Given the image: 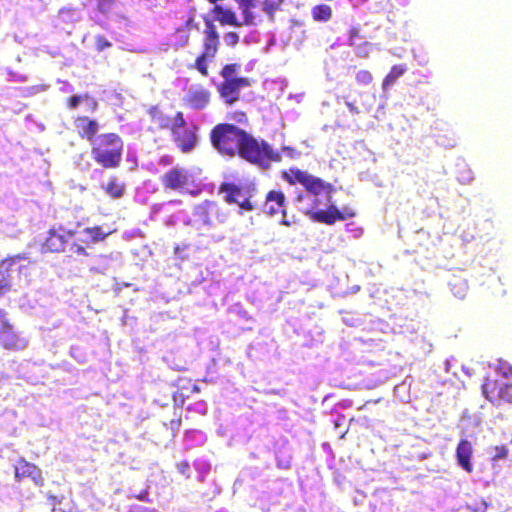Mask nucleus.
<instances>
[{"label":"nucleus","instance_id":"nucleus-15","mask_svg":"<svg viewBox=\"0 0 512 512\" xmlns=\"http://www.w3.org/2000/svg\"><path fill=\"white\" fill-rule=\"evenodd\" d=\"M263 211L269 215L281 213L286 216V198L281 190H271L266 194Z\"/></svg>","mask_w":512,"mask_h":512},{"label":"nucleus","instance_id":"nucleus-34","mask_svg":"<svg viewBox=\"0 0 512 512\" xmlns=\"http://www.w3.org/2000/svg\"><path fill=\"white\" fill-rule=\"evenodd\" d=\"M234 204H238L244 211L254 210V205L250 201V196H247L246 194L241 199H238V202H235Z\"/></svg>","mask_w":512,"mask_h":512},{"label":"nucleus","instance_id":"nucleus-45","mask_svg":"<svg viewBox=\"0 0 512 512\" xmlns=\"http://www.w3.org/2000/svg\"><path fill=\"white\" fill-rule=\"evenodd\" d=\"M239 115L238 122H245L247 123V116L244 112L237 113Z\"/></svg>","mask_w":512,"mask_h":512},{"label":"nucleus","instance_id":"nucleus-49","mask_svg":"<svg viewBox=\"0 0 512 512\" xmlns=\"http://www.w3.org/2000/svg\"><path fill=\"white\" fill-rule=\"evenodd\" d=\"M281 224L285 226H290L291 222L286 219V216H283V219L281 220Z\"/></svg>","mask_w":512,"mask_h":512},{"label":"nucleus","instance_id":"nucleus-27","mask_svg":"<svg viewBox=\"0 0 512 512\" xmlns=\"http://www.w3.org/2000/svg\"><path fill=\"white\" fill-rule=\"evenodd\" d=\"M116 6V0H95V11L104 18H108Z\"/></svg>","mask_w":512,"mask_h":512},{"label":"nucleus","instance_id":"nucleus-36","mask_svg":"<svg viewBox=\"0 0 512 512\" xmlns=\"http://www.w3.org/2000/svg\"><path fill=\"white\" fill-rule=\"evenodd\" d=\"M360 30L357 27H352L349 30L348 44L349 46H356V39H361Z\"/></svg>","mask_w":512,"mask_h":512},{"label":"nucleus","instance_id":"nucleus-3","mask_svg":"<svg viewBox=\"0 0 512 512\" xmlns=\"http://www.w3.org/2000/svg\"><path fill=\"white\" fill-rule=\"evenodd\" d=\"M124 141L119 134H100L91 144V158L104 169H116L122 162Z\"/></svg>","mask_w":512,"mask_h":512},{"label":"nucleus","instance_id":"nucleus-1","mask_svg":"<svg viewBox=\"0 0 512 512\" xmlns=\"http://www.w3.org/2000/svg\"><path fill=\"white\" fill-rule=\"evenodd\" d=\"M210 142L222 156L239 157L262 168L281 161V155L269 143L233 123L215 125L210 131Z\"/></svg>","mask_w":512,"mask_h":512},{"label":"nucleus","instance_id":"nucleus-13","mask_svg":"<svg viewBox=\"0 0 512 512\" xmlns=\"http://www.w3.org/2000/svg\"><path fill=\"white\" fill-rule=\"evenodd\" d=\"M211 92L203 86L191 88L184 96V105L192 110H203L210 104Z\"/></svg>","mask_w":512,"mask_h":512},{"label":"nucleus","instance_id":"nucleus-47","mask_svg":"<svg viewBox=\"0 0 512 512\" xmlns=\"http://www.w3.org/2000/svg\"><path fill=\"white\" fill-rule=\"evenodd\" d=\"M160 163L168 165L171 163V159H170V157L165 156V157L161 158Z\"/></svg>","mask_w":512,"mask_h":512},{"label":"nucleus","instance_id":"nucleus-24","mask_svg":"<svg viewBox=\"0 0 512 512\" xmlns=\"http://www.w3.org/2000/svg\"><path fill=\"white\" fill-rule=\"evenodd\" d=\"M407 71L405 64H398L391 67L389 73L384 77L382 87L386 90L389 86L393 85L398 78L404 75Z\"/></svg>","mask_w":512,"mask_h":512},{"label":"nucleus","instance_id":"nucleus-14","mask_svg":"<svg viewBox=\"0 0 512 512\" xmlns=\"http://www.w3.org/2000/svg\"><path fill=\"white\" fill-rule=\"evenodd\" d=\"M208 3L213 5V8L211 9L210 13L212 14L213 18H211L214 21L219 22L221 26H233V27H240L242 26V23L238 21L237 15L235 11H233L231 8L224 7L220 5V2H223L224 0H217L214 2H211L210 0H206Z\"/></svg>","mask_w":512,"mask_h":512},{"label":"nucleus","instance_id":"nucleus-11","mask_svg":"<svg viewBox=\"0 0 512 512\" xmlns=\"http://www.w3.org/2000/svg\"><path fill=\"white\" fill-rule=\"evenodd\" d=\"M0 345L7 350H20L25 347V341L14 331L2 309H0Z\"/></svg>","mask_w":512,"mask_h":512},{"label":"nucleus","instance_id":"nucleus-28","mask_svg":"<svg viewBox=\"0 0 512 512\" xmlns=\"http://www.w3.org/2000/svg\"><path fill=\"white\" fill-rule=\"evenodd\" d=\"M240 68V64L237 63H231L226 64L222 67L220 71V75L223 78V81H227L228 79H237V77H234L237 71Z\"/></svg>","mask_w":512,"mask_h":512},{"label":"nucleus","instance_id":"nucleus-48","mask_svg":"<svg viewBox=\"0 0 512 512\" xmlns=\"http://www.w3.org/2000/svg\"><path fill=\"white\" fill-rule=\"evenodd\" d=\"M148 493L145 491L144 493L137 496V499L147 501Z\"/></svg>","mask_w":512,"mask_h":512},{"label":"nucleus","instance_id":"nucleus-35","mask_svg":"<svg viewBox=\"0 0 512 512\" xmlns=\"http://www.w3.org/2000/svg\"><path fill=\"white\" fill-rule=\"evenodd\" d=\"M95 45H96V49L98 51H103L112 46L111 42L108 39H106L104 36H101V35L96 37Z\"/></svg>","mask_w":512,"mask_h":512},{"label":"nucleus","instance_id":"nucleus-18","mask_svg":"<svg viewBox=\"0 0 512 512\" xmlns=\"http://www.w3.org/2000/svg\"><path fill=\"white\" fill-rule=\"evenodd\" d=\"M15 478L17 481H21L23 478H32L37 484H43L40 469L23 458L15 466Z\"/></svg>","mask_w":512,"mask_h":512},{"label":"nucleus","instance_id":"nucleus-2","mask_svg":"<svg viewBox=\"0 0 512 512\" xmlns=\"http://www.w3.org/2000/svg\"><path fill=\"white\" fill-rule=\"evenodd\" d=\"M81 233L86 237L73 239L71 242L76 231L65 230L63 226H52L41 243V251L43 253H67L69 258H86L89 256L88 249L109 235V232H104L100 226L87 227Z\"/></svg>","mask_w":512,"mask_h":512},{"label":"nucleus","instance_id":"nucleus-5","mask_svg":"<svg viewBox=\"0 0 512 512\" xmlns=\"http://www.w3.org/2000/svg\"><path fill=\"white\" fill-rule=\"evenodd\" d=\"M281 176L290 185L300 184L304 187L307 193L315 197L321 195L325 196L326 201L331 203L332 194L335 191V188L331 183L296 167L283 171Z\"/></svg>","mask_w":512,"mask_h":512},{"label":"nucleus","instance_id":"nucleus-32","mask_svg":"<svg viewBox=\"0 0 512 512\" xmlns=\"http://www.w3.org/2000/svg\"><path fill=\"white\" fill-rule=\"evenodd\" d=\"M224 41L227 46L235 47L239 43V35L234 31H229L224 34Z\"/></svg>","mask_w":512,"mask_h":512},{"label":"nucleus","instance_id":"nucleus-10","mask_svg":"<svg viewBox=\"0 0 512 512\" xmlns=\"http://www.w3.org/2000/svg\"><path fill=\"white\" fill-rule=\"evenodd\" d=\"M252 81L246 77H238L237 79H228L218 86L220 97L228 105H233L240 99V90L251 86Z\"/></svg>","mask_w":512,"mask_h":512},{"label":"nucleus","instance_id":"nucleus-23","mask_svg":"<svg viewBox=\"0 0 512 512\" xmlns=\"http://www.w3.org/2000/svg\"><path fill=\"white\" fill-rule=\"evenodd\" d=\"M311 15L316 22H328L333 16V11L327 4H318L312 7Z\"/></svg>","mask_w":512,"mask_h":512},{"label":"nucleus","instance_id":"nucleus-51","mask_svg":"<svg viewBox=\"0 0 512 512\" xmlns=\"http://www.w3.org/2000/svg\"><path fill=\"white\" fill-rule=\"evenodd\" d=\"M347 430L344 431L341 435H340V438L343 439L345 437V434H346Z\"/></svg>","mask_w":512,"mask_h":512},{"label":"nucleus","instance_id":"nucleus-26","mask_svg":"<svg viewBox=\"0 0 512 512\" xmlns=\"http://www.w3.org/2000/svg\"><path fill=\"white\" fill-rule=\"evenodd\" d=\"M90 100L91 111H96L98 108V102L95 98L90 97L88 93L84 95H73L66 100L67 107L69 109H76L82 101Z\"/></svg>","mask_w":512,"mask_h":512},{"label":"nucleus","instance_id":"nucleus-37","mask_svg":"<svg viewBox=\"0 0 512 512\" xmlns=\"http://www.w3.org/2000/svg\"><path fill=\"white\" fill-rule=\"evenodd\" d=\"M494 450H495V455H494L493 459H495V460L505 459L508 456V449L505 445L496 446L494 448Z\"/></svg>","mask_w":512,"mask_h":512},{"label":"nucleus","instance_id":"nucleus-12","mask_svg":"<svg viewBox=\"0 0 512 512\" xmlns=\"http://www.w3.org/2000/svg\"><path fill=\"white\" fill-rule=\"evenodd\" d=\"M27 254L8 256L0 261V298L12 291V279L10 271L21 260H26Z\"/></svg>","mask_w":512,"mask_h":512},{"label":"nucleus","instance_id":"nucleus-22","mask_svg":"<svg viewBox=\"0 0 512 512\" xmlns=\"http://www.w3.org/2000/svg\"><path fill=\"white\" fill-rule=\"evenodd\" d=\"M238 8L242 12L243 16V22L242 25H253L255 21V15L253 13V9L256 7V1L255 0H234Z\"/></svg>","mask_w":512,"mask_h":512},{"label":"nucleus","instance_id":"nucleus-42","mask_svg":"<svg viewBox=\"0 0 512 512\" xmlns=\"http://www.w3.org/2000/svg\"><path fill=\"white\" fill-rule=\"evenodd\" d=\"M499 369L501 370V373L504 377H509L511 374H512V367L511 366H506V367H499Z\"/></svg>","mask_w":512,"mask_h":512},{"label":"nucleus","instance_id":"nucleus-38","mask_svg":"<svg viewBox=\"0 0 512 512\" xmlns=\"http://www.w3.org/2000/svg\"><path fill=\"white\" fill-rule=\"evenodd\" d=\"M177 469L178 471L185 475L186 477H188V473H189V470H190V465L187 461H181L179 463H177Z\"/></svg>","mask_w":512,"mask_h":512},{"label":"nucleus","instance_id":"nucleus-43","mask_svg":"<svg viewBox=\"0 0 512 512\" xmlns=\"http://www.w3.org/2000/svg\"><path fill=\"white\" fill-rule=\"evenodd\" d=\"M181 32H182V35H181L180 46H185V45H187V43L189 41V35H188V33H185L184 31H181Z\"/></svg>","mask_w":512,"mask_h":512},{"label":"nucleus","instance_id":"nucleus-6","mask_svg":"<svg viewBox=\"0 0 512 512\" xmlns=\"http://www.w3.org/2000/svg\"><path fill=\"white\" fill-rule=\"evenodd\" d=\"M172 140L179 150L188 154L191 153L198 144V126L188 125L182 111H177L173 116V125L170 128Z\"/></svg>","mask_w":512,"mask_h":512},{"label":"nucleus","instance_id":"nucleus-46","mask_svg":"<svg viewBox=\"0 0 512 512\" xmlns=\"http://www.w3.org/2000/svg\"><path fill=\"white\" fill-rule=\"evenodd\" d=\"M29 267L26 265H21L18 267L19 273H24L25 275L28 274Z\"/></svg>","mask_w":512,"mask_h":512},{"label":"nucleus","instance_id":"nucleus-21","mask_svg":"<svg viewBox=\"0 0 512 512\" xmlns=\"http://www.w3.org/2000/svg\"><path fill=\"white\" fill-rule=\"evenodd\" d=\"M177 385L179 390L174 393L173 400L175 402H179L183 405L185 398L188 397V394L185 393V390H189L190 392H200V388L198 385L191 382V380L186 378H179L177 381Z\"/></svg>","mask_w":512,"mask_h":512},{"label":"nucleus","instance_id":"nucleus-29","mask_svg":"<svg viewBox=\"0 0 512 512\" xmlns=\"http://www.w3.org/2000/svg\"><path fill=\"white\" fill-rule=\"evenodd\" d=\"M283 0H263L262 10L269 16H273L274 13L280 8Z\"/></svg>","mask_w":512,"mask_h":512},{"label":"nucleus","instance_id":"nucleus-16","mask_svg":"<svg viewBox=\"0 0 512 512\" xmlns=\"http://www.w3.org/2000/svg\"><path fill=\"white\" fill-rule=\"evenodd\" d=\"M474 448L472 443L467 439H461L456 447L457 464L467 473L474 472L472 463Z\"/></svg>","mask_w":512,"mask_h":512},{"label":"nucleus","instance_id":"nucleus-33","mask_svg":"<svg viewBox=\"0 0 512 512\" xmlns=\"http://www.w3.org/2000/svg\"><path fill=\"white\" fill-rule=\"evenodd\" d=\"M353 47L355 48V52H356L357 56H359L361 58H367L369 56L370 43L365 41L362 44H360V45L356 44V46H353Z\"/></svg>","mask_w":512,"mask_h":512},{"label":"nucleus","instance_id":"nucleus-30","mask_svg":"<svg viewBox=\"0 0 512 512\" xmlns=\"http://www.w3.org/2000/svg\"><path fill=\"white\" fill-rule=\"evenodd\" d=\"M355 80L358 85L367 86L372 83L373 75L368 70H359L355 75Z\"/></svg>","mask_w":512,"mask_h":512},{"label":"nucleus","instance_id":"nucleus-44","mask_svg":"<svg viewBox=\"0 0 512 512\" xmlns=\"http://www.w3.org/2000/svg\"><path fill=\"white\" fill-rule=\"evenodd\" d=\"M198 411L202 414H205L207 411V406L205 402H199L198 403Z\"/></svg>","mask_w":512,"mask_h":512},{"label":"nucleus","instance_id":"nucleus-19","mask_svg":"<svg viewBox=\"0 0 512 512\" xmlns=\"http://www.w3.org/2000/svg\"><path fill=\"white\" fill-rule=\"evenodd\" d=\"M147 114L150 122L158 130H170L173 125V117L171 118L166 114L160 105H153L149 107Z\"/></svg>","mask_w":512,"mask_h":512},{"label":"nucleus","instance_id":"nucleus-39","mask_svg":"<svg viewBox=\"0 0 512 512\" xmlns=\"http://www.w3.org/2000/svg\"><path fill=\"white\" fill-rule=\"evenodd\" d=\"M77 9L74 8V7H70V6H64V7H61L58 11V14L60 16H66V15H70V14H73L74 12H76Z\"/></svg>","mask_w":512,"mask_h":512},{"label":"nucleus","instance_id":"nucleus-25","mask_svg":"<svg viewBox=\"0 0 512 512\" xmlns=\"http://www.w3.org/2000/svg\"><path fill=\"white\" fill-rule=\"evenodd\" d=\"M221 190L226 193L225 200L230 204L238 202V199H241L245 195L242 188L232 183L223 184Z\"/></svg>","mask_w":512,"mask_h":512},{"label":"nucleus","instance_id":"nucleus-50","mask_svg":"<svg viewBox=\"0 0 512 512\" xmlns=\"http://www.w3.org/2000/svg\"><path fill=\"white\" fill-rule=\"evenodd\" d=\"M304 199V195L303 194H299L297 197H296V201H302Z\"/></svg>","mask_w":512,"mask_h":512},{"label":"nucleus","instance_id":"nucleus-7","mask_svg":"<svg viewBox=\"0 0 512 512\" xmlns=\"http://www.w3.org/2000/svg\"><path fill=\"white\" fill-rule=\"evenodd\" d=\"M160 182L166 191H176L179 193L190 192V186L193 185V177L189 171L183 167H172L161 177Z\"/></svg>","mask_w":512,"mask_h":512},{"label":"nucleus","instance_id":"nucleus-31","mask_svg":"<svg viewBox=\"0 0 512 512\" xmlns=\"http://www.w3.org/2000/svg\"><path fill=\"white\" fill-rule=\"evenodd\" d=\"M181 424H182V418H181V408H180L179 413L176 415V417L171 419L168 423H165V425L172 431V435L175 436L177 434V432L179 431Z\"/></svg>","mask_w":512,"mask_h":512},{"label":"nucleus","instance_id":"nucleus-20","mask_svg":"<svg viewBox=\"0 0 512 512\" xmlns=\"http://www.w3.org/2000/svg\"><path fill=\"white\" fill-rule=\"evenodd\" d=\"M102 190L111 199L117 200L124 196L126 192V184L121 182L117 176L112 175L109 177L107 183L102 186Z\"/></svg>","mask_w":512,"mask_h":512},{"label":"nucleus","instance_id":"nucleus-41","mask_svg":"<svg viewBox=\"0 0 512 512\" xmlns=\"http://www.w3.org/2000/svg\"><path fill=\"white\" fill-rule=\"evenodd\" d=\"M346 106L352 114L360 113L358 107L353 102L346 101Z\"/></svg>","mask_w":512,"mask_h":512},{"label":"nucleus","instance_id":"nucleus-8","mask_svg":"<svg viewBox=\"0 0 512 512\" xmlns=\"http://www.w3.org/2000/svg\"><path fill=\"white\" fill-rule=\"evenodd\" d=\"M304 213L312 221L326 225H333L337 221H345L356 216L351 208L344 207L341 211L333 204H329L325 210L309 208Z\"/></svg>","mask_w":512,"mask_h":512},{"label":"nucleus","instance_id":"nucleus-4","mask_svg":"<svg viewBox=\"0 0 512 512\" xmlns=\"http://www.w3.org/2000/svg\"><path fill=\"white\" fill-rule=\"evenodd\" d=\"M204 29L202 31L201 52L196 57L191 69L197 70L202 76L209 75L208 63L213 61L221 45L220 34L216 25L209 16L203 17Z\"/></svg>","mask_w":512,"mask_h":512},{"label":"nucleus","instance_id":"nucleus-9","mask_svg":"<svg viewBox=\"0 0 512 512\" xmlns=\"http://www.w3.org/2000/svg\"><path fill=\"white\" fill-rule=\"evenodd\" d=\"M482 393L495 406L505 403L512 404V383L485 378L482 384Z\"/></svg>","mask_w":512,"mask_h":512},{"label":"nucleus","instance_id":"nucleus-17","mask_svg":"<svg viewBox=\"0 0 512 512\" xmlns=\"http://www.w3.org/2000/svg\"><path fill=\"white\" fill-rule=\"evenodd\" d=\"M75 126L80 138L86 139L91 144L97 139L96 135L99 131V124L96 120L88 116H78L75 119Z\"/></svg>","mask_w":512,"mask_h":512},{"label":"nucleus","instance_id":"nucleus-40","mask_svg":"<svg viewBox=\"0 0 512 512\" xmlns=\"http://www.w3.org/2000/svg\"><path fill=\"white\" fill-rule=\"evenodd\" d=\"M283 150L287 152L288 156L291 158H296L300 155V153L293 147L285 146Z\"/></svg>","mask_w":512,"mask_h":512}]
</instances>
